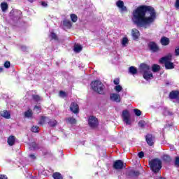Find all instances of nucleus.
<instances>
[{
  "mask_svg": "<svg viewBox=\"0 0 179 179\" xmlns=\"http://www.w3.org/2000/svg\"><path fill=\"white\" fill-rule=\"evenodd\" d=\"M156 20V10L152 6H140L131 13V21L138 27L148 29Z\"/></svg>",
  "mask_w": 179,
  "mask_h": 179,
  "instance_id": "1",
  "label": "nucleus"
},
{
  "mask_svg": "<svg viewBox=\"0 0 179 179\" xmlns=\"http://www.w3.org/2000/svg\"><path fill=\"white\" fill-rule=\"evenodd\" d=\"M140 72L143 74V76L145 80H149L153 78V74L150 71V66L146 64H141L140 65Z\"/></svg>",
  "mask_w": 179,
  "mask_h": 179,
  "instance_id": "2",
  "label": "nucleus"
},
{
  "mask_svg": "<svg viewBox=\"0 0 179 179\" xmlns=\"http://www.w3.org/2000/svg\"><path fill=\"white\" fill-rule=\"evenodd\" d=\"M173 55L169 54L168 55L162 57L159 60L160 64H164L166 69H174V63L171 62Z\"/></svg>",
  "mask_w": 179,
  "mask_h": 179,
  "instance_id": "3",
  "label": "nucleus"
},
{
  "mask_svg": "<svg viewBox=\"0 0 179 179\" xmlns=\"http://www.w3.org/2000/svg\"><path fill=\"white\" fill-rule=\"evenodd\" d=\"M91 87L94 92L103 94L104 90V84L100 80H95L91 83Z\"/></svg>",
  "mask_w": 179,
  "mask_h": 179,
  "instance_id": "4",
  "label": "nucleus"
},
{
  "mask_svg": "<svg viewBox=\"0 0 179 179\" xmlns=\"http://www.w3.org/2000/svg\"><path fill=\"white\" fill-rule=\"evenodd\" d=\"M150 166L154 173H159L162 169V161L159 159H155L150 162Z\"/></svg>",
  "mask_w": 179,
  "mask_h": 179,
  "instance_id": "5",
  "label": "nucleus"
},
{
  "mask_svg": "<svg viewBox=\"0 0 179 179\" xmlns=\"http://www.w3.org/2000/svg\"><path fill=\"white\" fill-rule=\"evenodd\" d=\"M122 118L124 122H125L126 125H131V115L127 110L122 111Z\"/></svg>",
  "mask_w": 179,
  "mask_h": 179,
  "instance_id": "6",
  "label": "nucleus"
},
{
  "mask_svg": "<svg viewBox=\"0 0 179 179\" xmlns=\"http://www.w3.org/2000/svg\"><path fill=\"white\" fill-rule=\"evenodd\" d=\"M88 125L90 128H96V127H99V120L94 116H90L88 119Z\"/></svg>",
  "mask_w": 179,
  "mask_h": 179,
  "instance_id": "7",
  "label": "nucleus"
},
{
  "mask_svg": "<svg viewBox=\"0 0 179 179\" xmlns=\"http://www.w3.org/2000/svg\"><path fill=\"white\" fill-rule=\"evenodd\" d=\"M10 16L13 17L14 20H19L22 17V11L17 10H13L10 13Z\"/></svg>",
  "mask_w": 179,
  "mask_h": 179,
  "instance_id": "8",
  "label": "nucleus"
},
{
  "mask_svg": "<svg viewBox=\"0 0 179 179\" xmlns=\"http://www.w3.org/2000/svg\"><path fill=\"white\" fill-rule=\"evenodd\" d=\"M124 167V162L121 160H117L113 163V169L115 170H122Z\"/></svg>",
  "mask_w": 179,
  "mask_h": 179,
  "instance_id": "9",
  "label": "nucleus"
},
{
  "mask_svg": "<svg viewBox=\"0 0 179 179\" xmlns=\"http://www.w3.org/2000/svg\"><path fill=\"white\" fill-rule=\"evenodd\" d=\"M116 6H117V8H119L121 13H124L127 12V6H124V1H122L121 0H119L116 2Z\"/></svg>",
  "mask_w": 179,
  "mask_h": 179,
  "instance_id": "10",
  "label": "nucleus"
},
{
  "mask_svg": "<svg viewBox=\"0 0 179 179\" xmlns=\"http://www.w3.org/2000/svg\"><path fill=\"white\" fill-rule=\"evenodd\" d=\"M110 99L111 101H115V103H120L121 101V96L117 93H112L110 94Z\"/></svg>",
  "mask_w": 179,
  "mask_h": 179,
  "instance_id": "11",
  "label": "nucleus"
},
{
  "mask_svg": "<svg viewBox=\"0 0 179 179\" xmlns=\"http://www.w3.org/2000/svg\"><path fill=\"white\" fill-rule=\"evenodd\" d=\"M145 141L149 146H153L155 143V136L152 134H148L145 136Z\"/></svg>",
  "mask_w": 179,
  "mask_h": 179,
  "instance_id": "12",
  "label": "nucleus"
},
{
  "mask_svg": "<svg viewBox=\"0 0 179 179\" xmlns=\"http://www.w3.org/2000/svg\"><path fill=\"white\" fill-rule=\"evenodd\" d=\"M70 110L73 114H78L79 113V106L78 103L73 102L70 105Z\"/></svg>",
  "mask_w": 179,
  "mask_h": 179,
  "instance_id": "13",
  "label": "nucleus"
},
{
  "mask_svg": "<svg viewBox=\"0 0 179 179\" xmlns=\"http://www.w3.org/2000/svg\"><path fill=\"white\" fill-rule=\"evenodd\" d=\"M148 47L152 52H157V51H159V46H157V44L155 42H150L148 43Z\"/></svg>",
  "mask_w": 179,
  "mask_h": 179,
  "instance_id": "14",
  "label": "nucleus"
},
{
  "mask_svg": "<svg viewBox=\"0 0 179 179\" xmlns=\"http://www.w3.org/2000/svg\"><path fill=\"white\" fill-rule=\"evenodd\" d=\"M131 34L134 40H138V38H139V36H141V34H139V31L136 29H132Z\"/></svg>",
  "mask_w": 179,
  "mask_h": 179,
  "instance_id": "15",
  "label": "nucleus"
},
{
  "mask_svg": "<svg viewBox=\"0 0 179 179\" xmlns=\"http://www.w3.org/2000/svg\"><path fill=\"white\" fill-rule=\"evenodd\" d=\"M16 141V138L15 137V136H10L8 138V143L9 145V146H13V145H15V142Z\"/></svg>",
  "mask_w": 179,
  "mask_h": 179,
  "instance_id": "16",
  "label": "nucleus"
},
{
  "mask_svg": "<svg viewBox=\"0 0 179 179\" xmlns=\"http://www.w3.org/2000/svg\"><path fill=\"white\" fill-rule=\"evenodd\" d=\"M0 114L1 117L6 118V120H9L10 118V113H9L8 110H3Z\"/></svg>",
  "mask_w": 179,
  "mask_h": 179,
  "instance_id": "17",
  "label": "nucleus"
},
{
  "mask_svg": "<svg viewBox=\"0 0 179 179\" xmlns=\"http://www.w3.org/2000/svg\"><path fill=\"white\" fill-rule=\"evenodd\" d=\"M160 41L162 45H169V44L170 43V39L166 37H162Z\"/></svg>",
  "mask_w": 179,
  "mask_h": 179,
  "instance_id": "18",
  "label": "nucleus"
},
{
  "mask_svg": "<svg viewBox=\"0 0 179 179\" xmlns=\"http://www.w3.org/2000/svg\"><path fill=\"white\" fill-rule=\"evenodd\" d=\"M66 121L67 124H71V125H74L75 124H76V119L72 117L66 118Z\"/></svg>",
  "mask_w": 179,
  "mask_h": 179,
  "instance_id": "19",
  "label": "nucleus"
},
{
  "mask_svg": "<svg viewBox=\"0 0 179 179\" xmlns=\"http://www.w3.org/2000/svg\"><path fill=\"white\" fill-rule=\"evenodd\" d=\"M179 92L178 91H172L169 94L170 99H177L178 97Z\"/></svg>",
  "mask_w": 179,
  "mask_h": 179,
  "instance_id": "20",
  "label": "nucleus"
},
{
  "mask_svg": "<svg viewBox=\"0 0 179 179\" xmlns=\"http://www.w3.org/2000/svg\"><path fill=\"white\" fill-rule=\"evenodd\" d=\"M63 26H64V27H67V29H71V27H72V23L71 21L65 20L63 21Z\"/></svg>",
  "mask_w": 179,
  "mask_h": 179,
  "instance_id": "21",
  "label": "nucleus"
},
{
  "mask_svg": "<svg viewBox=\"0 0 179 179\" xmlns=\"http://www.w3.org/2000/svg\"><path fill=\"white\" fill-rule=\"evenodd\" d=\"M129 72L131 74V75H136V73H138V69H136V68H135V66H131L129 67Z\"/></svg>",
  "mask_w": 179,
  "mask_h": 179,
  "instance_id": "22",
  "label": "nucleus"
},
{
  "mask_svg": "<svg viewBox=\"0 0 179 179\" xmlns=\"http://www.w3.org/2000/svg\"><path fill=\"white\" fill-rule=\"evenodd\" d=\"M83 48V46H82L81 45L76 44L74 45V52H80V51H82Z\"/></svg>",
  "mask_w": 179,
  "mask_h": 179,
  "instance_id": "23",
  "label": "nucleus"
},
{
  "mask_svg": "<svg viewBox=\"0 0 179 179\" xmlns=\"http://www.w3.org/2000/svg\"><path fill=\"white\" fill-rule=\"evenodd\" d=\"M30 150H36L38 149V145L36 144V143H31L29 145Z\"/></svg>",
  "mask_w": 179,
  "mask_h": 179,
  "instance_id": "24",
  "label": "nucleus"
},
{
  "mask_svg": "<svg viewBox=\"0 0 179 179\" xmlns=\"http://www.w3.org/2000/svg\"><path fill=\"white\" fill-rule=\"evenodd\" d=\"M24 117L26 118H31V117H33V111L31 110H28L24 113Z\"/></svg>",
  "mask_w": 179,
  "mask_h": 179,
  "instance_id": "25",
  "label": "nucleus"
},
{
  "mask_svg": "<svg viewBox=\"0 0 179 179\" xmlns=\"http://www.w3.org/2000/svg\"><path fill=\"white\" fill-rule=\"evenodd\" d=\"M160 66L159 64H153L152 66V72H159L160 71Z\"/></svg>",
  "mask_w": 179,
  "mask_h": 179,
  "instance_id": "26",
  "label": "nucleus"
},
{
  "mask_svg": "<svg viewBox=\"0 0 179 179\" xmlns=\"http://www.w3.org/2000/svg\"><path fill=\"white\" fill-rule=\"evenodd\" d=\"M52 177L54 179H63L62 175L59 172L54 173Z\"/></svg>",
  "mask_w": 179,
  "mask_h": 179,
  "instance_id": "27",
  "label": "nucleus"
},
{
  "mask_svg": "<svg viewBox=\"0 0 179 179\" xmlns=\"http://www.w3.org/2000/svg\"><path fill=\"white\" fill-rule=\"evenodd\" d=\"M162 159L164 162H166V163H170V162H171V158L167 155H164Z\"/></svg>",
  "mask_w": 179,
  "mask_h": 179,
  "instance_id": "28",
  "label": "nucleus"
},
{
  "mask_svg": "<svg viewBox=\"0 0 179 179\" xmlns=\"http://www.w3.org/2000/svg\"><path fill=\"white\" fill-rule=\"evenodd\" d=\"M48 124L50 125V127H56L57 122L55 120H50Z\"/></svg>",
  "mask_w": 179,
  "mask_h": 179,
  "instance_id": "29",
  "label": "nucleus"
},
{
  "mask_svg": "<svg viewBox=\"0 0 179 179\" xmlns=\"http://www.w3.org/2000/svg\"><path fill=\"white\" fill-rule=\"evenodd\" d=\"M128 44V38L124 37L122 40V47H127V45Z\"/></svg>",
  "mask_w": 179,
  "mask_h": 179,
  "instance_id": "30",
  "label": "nucleus"
},
{
  "mask_svg": "<svg viewBox=\"0 0 179 179\" xmlns=\"http://www.w3.org/2000/svg\"><path fill=\"white\" fill-rule=\"evenodd\" d=\"M1 8L3 12H5V10H6V9H8V3H1Z\"/></svg>",
  "mask_w": 179,
  "mask_h": 179,
  "instance_id": "31",
  "label": "nucleus"
},
{
  "mask_svg": "<svg viewBox=\"0 0 179 179\" xmlns=\"http://www.w3.org/2000/svg\"><path fill=\"white\" fill-rule=\"evenodd\" d=\"M114 90H115L117 93H120V92L122 91V87L121 85H116L114 87Z\"/></svg>",
  "mask_w": 179,
  "mask_h": 179,
  "instance_id": "32",
  "label": "nucleus"
},
{
  "mask_svg": "<svg viewBox=\"0 0 179 179\" xmlns=\"http://www.w3.org/2000/svg\"><path fill=\"white\" fill-rule=\"evenodd\" d=\"M71 19L72 22H73V23H76V22L78 21V16H76V15L75 14H71Z\"/></svg>",
  "mask_w": 179,
  "mask_h": 179,
  "instance_id": "33",
  "label": "nucleus"
},
{
  "mask_svg": "<svg viewBox=\"0 0 179 179\" xmlns=\"http://www.w3.org/2000/svg\"><path fill=\"white\" fill-rule=\"evenodd\" d=\"M46 120H47L46 117H41V120L39 122L40 125H44V124H45Z\"/></svg>",
  "mask_w": 179,
  "mask_h": 179,
  "instance_id": "34",
  "label": "nucleus"
},
{
  "mask_svg": "<svg viewBox=\"0 0 179 179\" xmlns=\"http://www.w3.org/2000/svg\"><path fill=\"white\" fill-rule=\"evenodd\" d=\"M134 111L135 115H137V117L141 116V115L142 114V112L141 111V110L134 109Z\"/></svg>",
  "mask_w": 179,
  "mask_h": 179,
  "instance_id": "35",
  "label": "nucleus"
},
{
  "mask_svg": "<svg viewBox=\"0 0 179 179\" xmlns=\"http://www.w3.org/2000/svg\"><path fill=\"white\" fill-rule=\"evenodd\" d=\"M50 37L52 40H58V36H57V34L52 32L50 34Z\"/></svg>",
  "mask_w": 179,
  "mask_h": 179,
  "instance_id": "36",
  "label": "nucleus"
},
{
  "mask_svg": "<svg viewBox=\"0 0 179 179\" xmlns=\"http://www.w3.org/2000/svg\"><path fill=\"white\" fill-rule=\"evenodd\" d=\"M31 131H32V132H35V133L38 132V127H37V126H33V127H31Z\"/></svg>",
  "mask_w": 179,
  "mask_h": 179,
  "instance_id": "37",
  "label": "nucleus"
},
{
  "mask_svg": "<svg viewBox=\"0 0 179 179\" xmlns=\"http://www.w3.org/2000/svg\"><path fill=\"white\" fill-rule=\"evenodd\" d=\"M33 99L36 100V101H40L41 100V98L38 95H34Z\"/></svg>",
  "mask_w": 179,
  "mask_h": 179,
  "instance_id": "38",
  "label": "nucleus"
},
{
  "mask_svg": "<svg viewBox=\"0 0 179 179\" xmlns=\"http://www.w3.org/2000/svg\"><path fill=\"white\" fill-rule=\"evenodd\" d=\"M175 166H176V167H179V157H176L175 158Z\"/></svg>",
  "mask_w": 179,
  "mask_h": 179,
  "instance_id": "39",
  "label": "nucleus"
},
{
  "mask_svg": "<svg viewBox=\"0 0 179 179\" xmlns=\"http://www.w3.org/2000/svg\"><path fill=\"white\" fill-rule=\"evenodd\" d=\"M59 96L60 97H66V93L64 91H60L59 92Z\"/></svg>",
  "mask_w": 179,
  "mask_h": 179,
  "instance_id": "40",
  "label": "nucleus"
},
{
  "mask_svg": "<svg viewBox=\"0 0 179 179\" xmlns=\"http://www.w3.org/2000/svg\"><path fill=\"white\" fill-rule=\"evenodd\" d=\"M138 126L141 127V128H143V127H145V121H140L138 122Z\"/></svg>",
  "mask_w": 179,
  "mask_h": 179,
  "instance_id": "41",
  "label": "nucleus"
},
{
  "mask_svg": "<svg viewBox=\"0 0 179 179\" xmlns=\"http://www.w3.org/2000/svg\"><path fill=\"white\" fill-rule=\"evenodd\" d=\"M138 156L140 159H143V157L145 156V153H143V152L141 151L138 152Z\"/></svg>",
  "mask_w": 179,
  "mask_h": 179,
  "instance_id": "42",
  "label": "nucleus"
},
{
  "mask_svg": "<svg viewBox=\"0 0 179 179\" xmlns=\"http://www.w3.org/2000/svg\"><path fill=\"white\" fill-rule=\"evenodd\" d=\"M4 66L6 67V68H10V62H6L5 63H4Z\"/></svg>",
  "mask_w": 179,
  "mask_h": 179,
  "instance_id": "43",
  "label": "nucleus"
},
{
  "mask_svg": "<svg viewBox=\"0 0 179 179\" xmlns=\"http://www.w3.org/2000/svg\"><path fill=\"white\" fill-rule=\"evenodd\" d=\"M164 115H171V113L167 109L164 110Z\"/></svg>",
  "mask_w": 179,
  "mask_h": 179,
  "instance_id": "44",
  "label": "nucleus"
},
{
  "mask_svg": "<svg viewBox=\"0 0 179 179\" xmlns=\"http://www.w3.org/2000/svg\"><path fill=\"white\" fill-rule=\"evenodd\" d=\"M175 55L178 57V55H179V47H176V48L175 49Z\"/></svg>",
  "mask_w": 179,
  "mask_h": 179,
  "instance_id": "45",
  "label": "nucleus"
},
{
  "mask_svg": "<svg viewBox=\"0 0 179 179\" xmlns=\"http://www.w3.org/2000/svg\"><path fill=\"white\" fill-rule=\"evenodd\" d=\"M114 85H120V79L116 78L113 80Z\"/></svg>",
  "mask_w": 179,
  "mask_h": 179,
  "instance_id": "46",
  "label": "nucleus"
},
{
  "mask_svg": "<svg viewBox=\"0 0 179 179\" xmlns=\"http://www.w3.org/2000/svg\"><path fill=\"white\" fill-rule=\"evenodd\" d=\"M175 6L177 9H179V0H176Z\"/></svg>",
  "mask_w": 179,
  "mask_h": 179,
  "instance_id": "47",
  "label": "nucleus"
},
{
  "mask_svg": "<svg viewBox=\"0 0 179 179\" xmlns=\"http://www.w3.org/2000/svg\"><path fill=\"white\" fill-rule=\"evenodd\" d=\"M41 5H42V6H43L44 8H47V6H48L47 3H45V1H42V2H41Z\"/></svg>",
  "mask_w": 179,
  "mask_h": 179,
  "instance_id": "48",
  "label": "nucleus"
},
{
  "mask_svg": "<svg viewBox=\"0 0 179 179\" xmlns=\"http://www.w3.org/2000/svg\"><path fill=\"white\" fill-rule=\"evenodd\" d=\"M0 179H8V177H6V176L4 175H0Z\"/></svg>",
  "mask_w": 179,
  "mask_h": 179,
  "instance_id": "49",
  "label": "nucleus"
},
{
  "mask_svg": "<svg viewBox=\"0 0 179 179\" xmlns=\"http://www.w3.org/2000/svg\"><path fill=\"white\" fill-rule=\"evenodd\" d=\"M21 50H22V51H26V50H27V47H26V46H22V47H21Z\"/></svg>",
  "mask_w": 179,
  "mask_h": 179,
  "instance_id": "50",
  "label": "nucleus"
},
{
  "mask_svg": "<svg viewBox=\"0 0 179 179\" xmlns=\"http://www.w3.org/2000/svg\"><path fill=\"white\" fill-rule=\"evenodd\" d=\"M29 157H31V159H33L34 160V159H36V155H30Z\"/></svg>",
  "mask_w": 179,
  "mask_h": 179,
  "instance_id": "51",
  "label": "nucleus"
},
{
  "mask_svg": "<svg viewBox=\"0 0 179 179\" xmlns=\"http://www.w3.org/2000/svg\"><path fill=\"white\" fill-rule=\"evenodd\" d=\"M34 110H38V111H40V108H38V106H35Z\"/></svg>",
  "mask_w": 179,
  "mask_h": 179,
  "instance_id": "52",
  "label": "nucleus"
},
{
  "mask_svg": "<svg viewBox=\"0 0 179 179\" xmlns=\"http://www.w3.org/2000/svg\"><path fill=\"white\" fill-rule=\"evenodd\" d=\"M134 175H136V176H139V172H138V171L134 172Z\"/></svg>",
  "mask_w": 179,
  "mask_h": 179,
  "instance_id": "53",
  "label": "nucleus"
},
{
  "mask_svg": "<svg viewBox=\"0 0 179 179\" xmlns=\"http://www.w3.org/2000/svg\"><path fill=\"white\" fill-rule=\"evenodd\" d=\"M3 68L0 67V73H1V72H3Z\"/></svg>",
  "mask_w": 179,
  "mask_h": 179,
  "instance_id": "54",
  "label": "nucleus"
},
{
  "mask_svg": "<svg viewBox=\"0 0 179 179\" xmlns=\"http://www.w3.org/2000/svg\"><path fill=\"white\" fill-rule=\"evenodd\" d=\"M29 2H30L31 3H32V2L34 1V0H28Z\"/></svg>",
  "mask_w": 179,
  "mask_h": 179,
  "instance_id": "55",
  "label": "nucleus"
},
{
  "mask_svg": "<svg viewBox=\"0 0 179 179\" xmlns=\"http://www.w3.org/2000/svg\"><path fill=\"white\" fill-rule=\"evenodd\" d=\"M178 103H179V98L178 99Z\"/></svg>",
  "mask_w": 179,
  "mask_h": 179,
  "instance_id": "56",
  "label": "nucleus"
}]
</instances>
